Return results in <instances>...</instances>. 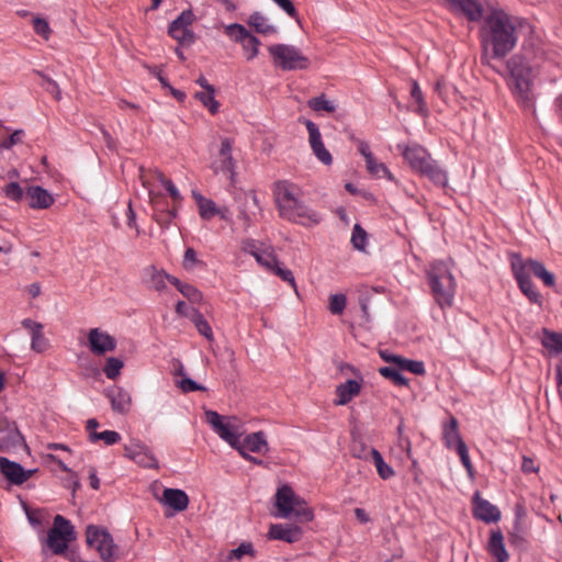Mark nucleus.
Here are the masks:
<instances>
[{
  "mask_svg": "<svg viewBox=\"0 0 562 562\" xmlns=\"http://www.w3.org/2000/svg\"><path fill=\"white\" fill-rule=\"evenodd\" d=\"M518 29L531 31V24L522 18L510 15L503 9L492 10L480 27L481 64L492 67L493 59H504L517 45Z\"/></svg>",
  "mask_w": 562,
  "mask_h": 562,
  "instance_id": "f257e3e1",
  "label": "nucleus"
},
{
  "mask_svg": "<svg viewBox=\"0 0 562 562\" xmlns=\"http://www.w3.org/2000/svg\"><path fill=\"white\" fill-rule=\"evenodd\" d=\"M533 66L536 64L527 59L526 55L519 54H514L506 63L508 87L517 103L528 110H535V95L531 91Z\"/></svg>",
  "mask_w": 562,
  "mask_h": 562,
  "instance_id": "f03ea898",
  "label": "nucleus"
},
{
  "mask_svg": "<svg viewBox=\"0 0 562 562\" xmlns=\"http://www.w3.org/2000/svg\"><path fill=\"white\" fill-rule=\"evenodd\" d=\"M397 150L408 164L412 171L420 176H441L445 171L431 154L417 143L397 144Z\"/></svg>",
  "mask_w": 562,
  "mask_h": 562,
  "instance_id": "7ed1b4c3",
  "label": "nucleus"
},
{
  "mask_svg": "<svg viewBox=\"0 0 562 562\" xmlns=\"http://www.w3.org/2000/svg\"><path fill=\"white\" fill-rule=\"evenodd\" d=\"M276 202L281 216L290 221L305 216V209L300 201L301 189L289 180H279L274 189Z\"/></svg>",
  "mask_w": 562,
  "mask_h": 562,
  "instance_id": "20e7f679",
  "label": "nucleus"
},
{
  "mask_svg": "<svg viewBox=\"0 0 562 562\" xmlns=\"http://www.w3.org/2000/svg\"><path fill=\"white\" fill-rule=\"evenodd\" d=\"M427 279L436 302L443 308L451 306L454 297L456 282L452 273L443 265L427 271Z\"/></svg>",
  "mask_w": 562,
  "mask_h": 562,
  "instance_id": "39448f33",
  "label": "nucleus"
},
{
  "mask_svg": "<svg viewBox=\"0 0 562 562\" xmlns=\"http://www.w3.org/2000/svg\"><path fill=\"white\" fill-rule=\"evenodd\" d=\"M76 539V531L69 519L56 515L53 528L47 533V544L54 554H65L70 561H75V552L67 553L68 543Z\"/></svg>",
  "mask_w": 562,
  "mask_h": 562,
  "instance_id": "423d86ee",
  "label": "nucleus"
},
{
  "mask_svg": "<svg viewBox=\"0 0 562 562\" xmlns=\"http://www.w3.org/2000/svg\"><path fill=\"white\" fill-rule=\"evenodd\" d=\"M86 542L98 551L103 562H114L119 558V548L105 527L88 525L86 528Z\"/></svg>",
  "mask_w": 562,
  "mask_h": 562,
  "instance_id": "0eeeda50",
  "label": "nucleus"
},
{
  "mask_svg": "<svg viewBox=\"0 0 562 562\" xmlns=\"http://www.w3.org/2000/svg\"><path fill=\"white\" fill-rule=\"evenodd\" d=\"M276 67L282 70H304L311 65L308 57L296 47L286 44H274L268 47Z\"/></svg>",
  "mask_w": 562,
  "mask_h": 562,
  "instance_id": "6e6552de",
  "label": "nucleus"
},
{
  "mask_svg": "<svg viewBox=\"0 0 562 562\" xmlns=\"http://www.w3.org/2000/svg\"><path fill=\"white\" fill-rule=\"evenodd\" d=\"M195 20V15L191 9L183 10L177 19L168 26V34L175 38L180 45H191L195 42V34L190 29Z\"/></svg>",
  "mask_w": 562,
  "mask_h": 562,
  "instance_id": "1a4fd4ad",
  "label": "nucleus"
},
{
  "mask_svg": "<svg viewBox=\"0 0 562 562\" xmlns=\"http://www.w3.org/2000/svg\"><path fill=\"white\" fill-rule=\"evenodd\" d=\"M225 33L236 43L243 46L247 60H252L258 56V49L261 42L251 34L244 25L233 23L226 27Z\"/></svg>",
  "mask_w": 562,
  "mask_h": 562,
  "instance_id": "9d476101",
  "label": "nucleus"
},
{
  "mask_svg": "<svg viewBox=\"0 0 562 562\" xmlns=\"http://www.w3.org/2000/svg\"><path fill=\"white\" fill-rule=\"evenodd\" d=\"M124 457L143 468L158 469V460L147 445L139 439H131L124 446Z\"/></svg>",
  "mask_w": 562,
  "mask_h": 562,
  "instance_id": "9b49d317",
  "label": "nucleus"
},
{
  "mask_svg": "<svg viewBox=\"0 0 562 562\" xmlns=\"http://www.w3.org/2000/svg\"><path fill=\"white\" fill-rule=\"evenodd\" d=\"M150 203L154 207V220L164 229L168 228L172 221L177 217V206L169 207L161 193L148 189Z\"/></svg>",
  "mask_w": 562,
  "mask_h": 562,
  "instance_id": "f8f14e48",
  "label": "nucleus"
},
{
  "mask_svg": "<svg viewBox=\"0 0 562 562\" xmlns=\"http://www.w3.org/2000/svg\"><path fill=\"white\" fill-rule=\"evenodd\" d=\"M516 267H524V271L530 277L533 274L539 278L546 286L553 288L555 285V277L548 271L544 265L535 259H522L519 254H514L510 260Z\"/></svg>",
  "mask_w": 562,
  "mask_h": 562,
  "instance_id": "ddd939ff",
  "label": "nucleus"
},
{
  "mask_svg": "<svg viewBox=\"0 0 562 562\" xmlns=\"http://www.w3.org/2000/svg\"><path fill=\"white\" fill-rule=\"evenodd\" d=\"M116 345V339L100 328H91L88 333V347L95 356H103L106 352L114 351Z\"/></svg>",
  "mask_w": 562,
  "mask_h": 562,
  "instance_id": "4468645a",
  "label": "nucleus"
},
{
  "mask_svg": "<svg viewBox=\"0 0 562 562\" xmlns=\"http://www.w3.org/2000/svg\"><path fill=\"white\" fill-rule=\"evenodd\" d=\"M24 442L16 423L8 417H0V451H7L16 448Z\"/></svg>",
  "mask_w": 562,
  "mask_h": 562,
  "instance_id": "2eb2a0df",
  "label": "nucleus"
},
{
  "mask_svg": "<svg viewBox=\"0 0 562 562\" xmlns=\"http://www.w3.org/2000/svg\"><path fill=\"white\" fill-rule=\"evenodd\" d=\"M276 507L278 517L290 518L294 509V505H300L299 495L289 484H282L278 487L276 495Z\"/></svg>",
  "mask_w": 562,
  "mask_h": 562,
  "instance_id": "dca6fc26",
  "label": "nucleus"
},
{
  "mask_svg": "<svg viewBox=\"0 0 562 562\" xmlns=\"http://www.w3.org/2000/svg\"><path fill=\"white\" fill-rule=\"evenodd\" d=\"M472 506L473 517L477 520L490 524L501 519V510L497 506L482 498L480 492H475L472 496Z\"/></svg>",
  "mask_w": 562,
  "mask_h": 562,
  "instance_id": "f3484780",
  "label": "nucleus"
},
{
  "mask_svg": "<svg viewBox=\"0 0 562 562\" xmlns=\"http://www.w3.org/2000/svg\"><path fill=\"white\" fill-rule=\"evenodd\" d=\"M510 268L521 293L529 300L530 303L542 306V295L535 288L530 277L524 271V267H516L510 261Z\"/></svg>",
  "mask_w": 562,
  "mask_h": 562,
  "instance_id": "a211bd4d",
  "label": "nucleus"
},
{
  "mask_svg": "<svg viewBox=\"0 0 562 562\" xmlns=\"http://www.w3.org/2000/svg\"><path fill=\"white\" fill-rule=\"evenodd\" d=\"M308 132V140L312 147L314 155L325 165H330L333 161V157L330 153L326 149L318 126L308 119H300Z\"/></svg>",
  "mask_w": 562,
  "mask_h": 562,
  "instance_id": "6ab92c4d",
  "label": "nucleus"
},
{
  "mask_svg": "<svg viewBox=\"0 0 562 562\" xmlns=\"http://www.w3.org/2000/svg\"><path fill=\"white\" fill-rule=\"evenodd\" d=\"M453 12H460L470 22L483 19V4L479 0H441Z\"/></svg>",
  "mask_w": 562,
  "mask_h": 562,
  "instance_id": "aec40b11",
  "label": "nucleus"
},
{
  "mask_svg": "<svg viewBox=\"0 0 562 562\" xmlns=\"http://www.w3.org/2000/svg\"><path fill=\"white\" fill-rule=\"evenodd\" d=\"M267 537L270 540L294 543L302 539L303 529L297 525L271 524Z\"/></svg>",
  "mask_w": 562,
  "mask_h": 562,
  "instance_id": "412c9836",
  "label": "nucleus"
},
{
  "mask_svg": "<svg viewBox=\"0 0 562 562\" xmlns=\"http://www.w3.org/2000/svg\"><path fill=\"white\" fill-rule=\"evenodd\" d=\"M25 199L30 209L33 210H46L50 207L55 199L52 193L41 186H30L25 190Z\"/></svg>",
  "mask_w": 562,
  "mask_h": 562,
  "instance_id": "4be33fe9",
  "label": "nucleus"
},
{
  "mask_svg": "<svg viewBox=\"0 0 562 562\" xmlns=\"http://www.w3.org/2000/svg\"><path fill=\"white\" fill-rule=\"evenodd\" d=\"M527 32H528V37L525 38L522 46H521V52L518 54L526 55L527 59L537 64L538 61L544 59V57H546L544 43L542 42V40L539 36L535 35L532 26H531V31H527Z\"/></svg>",
  "mask_w": 562,
  "mask_h": 562,
  "instance_id": "5701e85b",
  "label": "nucleus"
},
{
  "mask_svg": "<svg viewBox=\"0 0 562 562\" xmlns=\"http://www.w3.org/2000/svg\"><path fill=\"white\" fill-rule=\"evenodd\" d=\"M111 403V407L119 414H126L131 409L132 397L127 391L120 386H112L105 392Z\"/></svg>",
  "mask_w": 562,
  "mask_h": 562,
  "instance_id": "b1692460",
  "label": "nucleus"
},
{
  "mask_svg": "<svg viewBox=\"0 0 562 562\" xmlns=\"http://www.w3.org/2000/svg\"><path fill=\"white\" fill-rule=\"evenodd\" d=\"M232 140L229 138H223L221 142L220 149V161L214 162V172L223 173L224 176H235L234 162L232 158Z\"/></svg>",
  "mask_w": 562,
  "mask_h": 562,
  "instance_id": "393cba45",
  "label": "nucleus"
},
{
  "mask_svg": "<svg viewBox=\"0 0 562 562\" xmlns=\"http://www.w3.org/2000/svg\"><path fill=\"white\" fill-rule=\"evenodd\" d=\"M360 392L361 383L359 381L352 379L347 380L345 383H340L336 386V398L334 400V405H347L353 397L358 396Z\"/></svg>",
  "mask_w": 562,
  "mask_h": 562,
  "instance_id": "a878e982",
  "label": "nucleus"
},
{
  "mask_svg": "<svg viewBox=\"0 0 562 562\" xmlns=\"http://www.w3.org/2000/svg\"><path fill=\"white\" fill-rule=\"evenodd\" d=\"M160 503L175 512L180 513L188 508L189 497L182 490L167 487L164 490Z\"/></svg>",
  "mask_w": 562,
  "mask_h": 562,
  "instance_id": "bb28decb",
  "label": "nucleus"
},
{
  "mask_svg": "<svg viewBox=\"0 0 562 562\" xmlns=\"http://www.w3.org/2000/svg\"><path fill=\"white\" fill-rule=\"evenodd\" d=\"M21 324H22L23 328L27 329L31 333L32 350H34L36 352L45 351L48 346V341L45 338L44 333H43L44 326L41 323L35 322L31 318H24Z\"/></svg>",
  "mask_w": 562,
  "mask_h": 562,
  "instance_id": "cd10ccee",
  "label": "nucleus"
},
{
  "mask_svg": "<svg viewBox=\"0 0 562 562\" xmlns=\"http://www.w3.org/2000/svg\"><path fill=\"white\" fill-rule=\"evenodd\" d=\"M0 472L11 485H22L24 468L15 461L0 457Z\"/></svg>",
  "mask_w": 562,
  "mask_h": 562,
  "instance_id": "c85d7f7f",
  "label": "nucleus"
},
{
  "mask_svg": "<svg viewBox=\"0 0 562 562\" xmlns=\"http://www.w3.org/2000/svg\"><path fill=\"white\" fill-rule=\"evenodd\" d=\"M486 549L496 562H507L509 559L501 529L492 530Z\"/></svg>",
  "mask_w": 562,
  "mask_h": 562,
  "instance_id": "c756f323",
  "label": "nucleus"
},
{
  "mask_svg": "<svg viewBox=\"0 0 562 562\" xmlns=\"http://www.w3.org/2000/svg\"><path fill=\"white\" fill-rule=\"evenodd\" d=\"M191 194L198 205L199 215L202 220L210 221L221 214V210L213 200L203 196L198 190H192Z\"/></svg>",
  "mask_w": 562,
  "mask_h": 562,
  "instance_id": "7c9ffc66",
  "label": "nucleus"
},
{
  "mask_svg": "<svg viewBox=\"0 0 562 562\" xmlns=\"http://www.w3.org/2000/svg\"><path fill=\"white\" fill-rule=\"evenodd\" d=\"M442 439L448 449H457L461 441H464L459 431V423L454 416H450L442 428Z\"/></svg>",
  "mask_w": 562,
  "mask_h": 562,
  "instance_id": "2f4dec72",
  "label": "nucleus"
},
{
  "mask_svg": "<svg viewBox=\"0 0 562 562\" xmlns=\"http://www.w3.org/2000/svg\"><path fill=\"white\" fill-rule=\"evenodd\" d=\"M247 24L250 27H252L255 32L262 35L278 33V29L274 25L270 24L268 22V19L259 11H255L249 15Z\"/></svg>",
  "mask_w": 562,
  "mask_h": 562,
  "instance_id": "473e14b6",
  "label": "nucleus"
},
{
  "mask_svg": "<svg viewBox=\"0 0 562 562\" xmlns=\"http://www.w3.org/2000/svg\"><path fill=\"white\" fill-rule=\"evenodd\" d=\"M542 334V346L550 352H553L555 355H562V333H557L543 328Z\"/></svg>",
  "mask_w": 562,
  "mask_h": 562,
  "instance_id": "72a5a7b5",
  "label": "nucleus"
},
{
  "mask_svg": "<svg viewBox=\"0 0 562 562\" xmlns=\"http://www.w3.org/2000/svg\"><path fill=\"white\" fill-rule=\"evenodd\" d=\"M369 454L376 468V472L382 480H389L395 475V472L391 465H389L379 450L375 448L369 449Z\"/></svg>",
  "mask_w": 562,
  "mask_h": 562,
  "instance_id": "f704fd0d",
  "label": "nucleus"
},
{
  "mask_svg": "<svg viewBox=\"0 0 562 562\" xmlns=\"http://www.w3.org/2000/svg\"><path fill=\"white\" fill-rule=\"evenodd\" d=\"M241 445H245L246 449L251 452H262L263 449H268V442L266 440V435L263 431H256L250 435H247L245 439L241 441Z\"/></svg>",
  "mask_w": 562,
  "mask_h": 562,
  "instance_id": "c9c22d12",
  "label": "nucleus"
},
{
  "mask_svg": "<svg viewBox=\"0 0 562 562\" xmlns=\"http://www.w3.org/2000/svg\"><path fill=\"white\" fill-rule=\"evenodd\" d=\"M393 364H396L401 371H409L416 375H424L426 373L425 364L420 360H411L398 356V358L391 359Z\"/></svg>",
  "mask_w": 562,
  "mask_h": 562,
  "instance_id": "e433bc0d",
  "label": "nucleus"
},
{
  "mask_svg": "<svg viewBox=\"0 0 562 562\" xmlns=\"http://www.w3.org/2000/svg\"><path fill=\"white\" fill-rule=\"evenodd\" d=\"M190 319L194 324L196 330L205 337L209 341H212L214 339L213 330L206 321V318L203 316V314L196 310L192 308V312L190 314Z\"/></svg>",
  "mask_w": 562,
  "mask_h": 562,
  "instance_id": "4c0bfd02",
  "label": "nucleus"
},
{
  "mask_svg": "<svg viewBox=\"0 0 562 562\" xmlns=\"http://www.w3.org/2000/svg\"><path fill=\"white\" fill-rule=\"evenodd\" d=\"M221 439L226 441L229 446H236L240 437L238 426L227 422L224 423L216 431Z\"/></svg>",
  "mask_w": 562,
  "mask_h": 562,
  "instance_id": "58836bf2",
  "label": "nucleus"
},
{
  "mask_svg": "<svg viewBox=\"0 0 562 562\" xmlns=\"http://www.w3.org/2000/svg\"><path fill=\"white\" fill-rule=\"evenodd\" d=\"M149 279L146 281L147 286L155 291H162L166 289L167 272L164 270H157L155 266H150L147 269Z\"/></svg>",
  "mask_w": 562,
  "mask_h": 562,
  "instance_id": "ea45409f",
  "label": "nucleus"
},
{
  "mask_svg": "<svg viewBox=\"0 0 562 562\" xmlns=\"http://www.w3.org/2000/svg\"><path fill=\"white\" fill-rule=\"evenodd\" d=\"M379 373L397 386H408V379L401 373V369L396 364L394 367H381Z\"/></svg>",
  "mask_w": 562,
  "mask_h": 562,
  "instance_id": "a19ab883",
  "label": "nucleus"
},
{
  "mask_svg": "<svg viewBox=\"0 0 562 562\" xmlns=\"http://www.w3.org/2000/svg\"><path fill=\"white\" fill-rule=\"evenodd\" d=\"M215 89L211 91H198L194 93V99L199 100L211 114H216L220 111V102L215 100Z\"/></svg>",
  "mask_w": 562,
  "mask_h": 562,
  "instance_id": "79ce46f5",
  "label": "nucleus"
},
{
  "mask_svg": "<svg viewBox=\"0 0 562 562\" xmlns=\"http://www.w3.org/2000/svg\"><path fill=\"white\" fill-rule=\"evenodd\" d=\"M254 258L256 261L265 267L268 271L272 269L276 263H278V257L274 254V250L271 246L261 248L258 254H254Z\"/></svg>",
  "mask_w": 562,
  "mask_h": 562,
  "instance_id": "37998d69",
  "label": "nucleus"
},
{
  "mask_svg": "<svg viewBox=\"0 0 562 562\" xmlns=\"http://www.w3.org/2000/svg\"><path fill=\"white\" fill-rule=\"evenodd\" d=\"M300 505H294L292 515L300 522H310L314 519V512L310 508L304 498L299 496Z\"/></svg>",
  "mask_w": 562,
  "mask_h": 562,
  "instance_id": "c03bdc74",
  "label": "nucleus"
},
{
  "mask_svg": "<svg viewBox=\"0 0 562 562\" xmlns=\"http://www.w3.org/2000/svg\"><path fill=\"white\" fill-rule=\"evenodd\" d=\"M307 106L314 112L325 111L328 113H333L336 110V106L333 104V102L326 99V95L324 93H322L318 97L310 99L307 101Z\"/></svg>",
  "mask_w": 562,
  "mask_h": 562,
  "instance_id": "a18cd8bd",
  "label": "nucleus"
},
{
  "mask_svg": "<svg viewBox=\"0 0 562 562\" xmlns=\"http://www.w3.org/2000/svg\"><path fill=\"white\" fill-rule=\"evenodd\" d=\"M89 440L91 442H97L99 440H103L105 445L112 446L117 443L121 440V435L115 430H104L101 432L93 431L89 435Z\"/></svg>",
  "mask_w": 562,
  "mask_h": 562,
  "instance_id": "49530a36",
  "label": "nucleus"
},
{
  "mask_svg": "<svg viewBox=\"0 0 562 562\" xmlns=\"http://www.w3.org/2000/svg\"><path fill=\"white\" fill-rule=\"evenodd\" d=\"M124 367V362L116 357H110L106 359L103 372L108 379L114 380L121 373V369Z\"/></svg>",
  "mask_w": 562,
  "mask_h": 562,
  "instance_id": "de8ad7c7",
  "label": "nucleus"
},
{
  "mask_svg": "<svg viewBox=\"0 0 562 562\" xmlns=\"http://www.w3.org/2000/svg\"><path fill=\"white\" fill-rule=\"evenodd\" d=\"M368 234L360 224H356L352 229L351 244L355 249L363 251L367 245Z\"/></svg>",
  "mask_w": 562,
  "mask_h": 562,
  "instance_id": "09e8293b",
  "label": "nucleus"
},
{
  "mask_svg": "<svg viewBox=\"0 0 562 562\" xmlns=\"http://www.w3.org/2000/svg\"><path fill=\"white\" fill-rule=\"evenodd\" d=\"M255 557L256 550L250 541L241 542L237 548L233 549L229 554V560H240L244 555Z\"/></svg>",
  "mask_w": 562,
  "mask_h": 562,
  "instance_id": "8fccbe9b",
  "label": "nucleus"
},
{
  "mask_svg": "<svg viewBox=\"0 0 562 562\" xmlns=\"http://www.w3.org/2000/svg\"><path fill=\"white\" fill-rule=\"evenodd\" d=\"M4 195L13 201L21 202L25 198V190L18 182H10L3 188Z\"/></svg>",
  "mask_w": 562,
  "mask_h": 562,
  "instance_id": "3c124183",
  "label": "nucleus"
},
{
  "mask_svg": "<svg viewBox=\"0 0 562 562\" xmlns=\"http://www.w3.org/2000/svg\"><path fill=\"white\" fill-rule=\"evenodd\" d=\"M347 304V297L342 293L331 294L329 296V311L334 315H340L344 313Z\"/></svg>",
  "mask_w": 562,
  "mask_h": 562,
  "instance_id": "603ef678",
  "label": "nucleus"
},
{
  "mask_svg": "<svg viewBox=\"0 0 562 562\" xmlns=\"http://www.w3.org/2000/svg\"><path fill=\"white\" fill-rule=\"evenodd\" d=\"M36 74L43 79L45 90L50 93L56 101H59L61 99V91L58 83L42 71H36Z\"/></svg>",
  "mask_w": 562,
  "mask_h": 562,
  "instance_id": "864d4df0",
  "label": "nucleus"
},
{
  "mask_svg": "<svg viewBox=\"0 0 562 562\" xmlns=\"http://www.w3.org/2000/svg\"><path fill=\"white\" fill-rule=\"evenodd\" d=\"M364 160L369 173L376 175L380 171H382L384 176H392L386 166L382 162H379L373 154L368 155V158H366Z\"/></svg>",
  "mask_w": 562,
  "mask_h": 562,
  "instance_id": "5fc2aeb1",
  "label": "nucleus"
},
{
  "mask_svg": "<svg viewBox=\"0 0 562 562\" xmlns=\"http://www.w3.org/2000/svg\"><path fill=\"white\" fill-rule=\"evenodd\" d=\"M509 543L515 547H522L526 542L521 535V526L519 521V512L516 513V520L514 524V530L508 535Z\"/></svg>",
  "mask_w": 562,
  "mask_h": 562,
  "instance_id": "6e6d98bb",
  "label": "nucleus"
},
{
  "mask_svg": "<svg viewBox=\"0 0 562 562\" xmlns=\"http://www.w3.org/2000/svg\"><path fill=\"white\" fill-rule=\"evenodd\" d=\"M182 265L186 270H192L195 266L204 267L205 262L198 259L196 251L189 247L184 251Z\"/></svg>",
  "mask_w": 562,
  "mask_h": 562,
  "instance_id": "4d7b16f0",
  "label": "nucleus"
},
{
  "mask_svg": "<svg viewBox=\"0 0 562 562\" xmlns=\"http://www.w3.org/2000/svg\"><path fill=\"white\" fill-rule=\"evenodd\" d=\"M457 452L460 457L462 465L465 468L467 472L470 476L474 474V468L469 457L468 447L464 441H461L459 447H457Z\"/></svg>",
  "mask_w": 562,
  "mask_h": 562,
  "instance_id": "13d9d810",
  "label": "nucleus"
},
{
  "mask_svg": "<svg viewBox=\"0 0 562 562\" xmlns=\"http://www.w3.org/2000/svg\"><path fill=\"white\" fill-rule=\"evenodd\" d=\"M270 272H272L273 274L278 276L281 280L288 282L289 284H291V286H293L294 289L296 288V283H295V279H294L293 272L290 269H288V268L280 267L279 262L276 263V266L272 267Z\"/></svg>",
  "mask_w": 562,
  "mask_h": 562,
  "instance_id": "bf43d9fd",
  "label": "nucleus"
},
{
  "mask_svg": "<svg viewBox=\"0 0 562 562\" xmlns=\"http://www.w3.org/2000/svg\"><path fill=\"white\" fill-rule=\"evenodd\" d=\"M179 292L192 303H200L203 299L202 292L188 283H186Z\"/></svg>",
  "mask_w": 562,
  "mask_h": 562,
  "instance_id": "052dcab7",
  "label": "nucleus"
},
{
  "mask_svg": "<svg viewBox=\"0 0 562 562\" xmlns=\"http://www.w3.org/2000/svg\"><path fill=\"white\" fill-rule=\"evenodd\" d=\"M280 9H282L290 18L295 20L297 23L301 22L300 14L293 3V0H273Z\"/></svg>",
  "mask_w": 562,
  "mask_h": 562,
  "instance_id": "680f3d73",
  "label": "nucleus"
},
{
  "mask_svg": "<svg viewBox=\"0 0 562 562\" xmlns=\"http://www.w3.org/2000/svg\"><path fill=\"white\" fill-rule=\"evenodd\" d=\"M160 179H161L162 186L165 187L166 191L171 196L175 205L178 206V204L182 201V196H181L179 190L177 189L176 184L171 181L170 178H160Z\"/></svg>",
  "mask_w": 562,
  "mask_h": 562,
  "instance_id": "e2e57ef3",
  "label": "nucleus"
},
{
  "mask_svg": "<svg viewBox=\"0 0 562 562\" xmlns=\"http://www.w3.org/2000/svg\"><path fill=\"white\" fill-rule=\"evenodd\" d=\"M412 98L417 102L418 109L417 112L419 114H424L426 112V103L423 97V92L417 83V81H413L412 90H411Z\"/></svg>",
  "mask_w": 562,
  "mask_h": 562,
  "instance_id": "0e129e2a",
  "label": "nucleus"
},
{
  "mask_svg": "<svg viewBox=\"0 0 562 562\" xmlns=\"http://www.w3.org/2000/svg\"><path fill=\"white\" fill-rule=\"evenodd\" d=\"M23 136V130H15L13 133H11V135H9L1 142L0 146L4 149H11L14 145L22 143Z\"/></svg>",
  "mask_w": 562,
  "mask_h": 562,
  "instance_id": "69168bd1",
  "label": "nucleus"
},
{
  "mask_svg": "<svg viewBox=\"0 0 562 562\" xmlns=\"http://www.w3.org/2000/svg\"><path fill=\"white\" fill-rule=\"evenodd\" d=\"M178 386L182 390L184 393L195 392V391H204L205 387L201 384L196 383L191 378H183L178 382Z\"/></svg>",
  "mask_w": 562,
  "mask_h": 562,
  "instance_id": "338daca9",
  "label": "nucleus"
},
{
  "mask_svg": "<svg viewBox=\"0 0 562 562\" xmlns=\"http://www.w3.org/2000/svg\"><path fill=\"white\" fill-rule=\"evenodd\" d=\"M33 29L37 35H41L46 40L48 38V35L50 33V27H49L48 22L45 19L35 18L33 20Z\"/></svg>",
  "mask_w": 562,
  "mask_h": 562,
  "instance_id": "774afa93",
  "label": "nucleus"
}]
</instances>
